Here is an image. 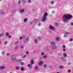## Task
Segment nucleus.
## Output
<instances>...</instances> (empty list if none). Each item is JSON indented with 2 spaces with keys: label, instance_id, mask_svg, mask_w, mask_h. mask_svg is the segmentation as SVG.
<instances>
[{
  "label": "nucleus",
  "instance_id": "1",
  "mask_svg": "<svg viewBox=\"0 0 73 73\" xmlns=\"http://www.w3.org/2000/svg\"><path fill=\"white\" fill-rule=\"evenodd\" d=\"M72 18V16L70 14H66L63 16V21L66 22L68 20H70Z\"/></svg>",
  "mask_w": 73,
  "mask_h": 73
},
{
  "label": "nucleus",
  "instance_id": "2",
  "mask_svg": "<svg viewBox=\"0 0 73 73\" xmlns=\"http://www.w3.org/2000/svg\"><path fill=\"white\" fill-rule=\"evenodd\" d=\"M47 15L48 14H47V13H46L44 14V15H43V17L42 19V21H45Z\"/></svg>",
  "mask_w": 73,
  "mask_h": 73
},
{
  "label": "nucleus",
  "instance_id": "3",
  "mask_svg": "<svg viewBox=\"0 0 73 73\" xmlns=\"http://www.w3.org/2000/svg\"><path fill=\"white\" fill-rule=\"evenodd\" d=\"M11 58L12 60H16V56H15V55L12 56H11Z\"/></svg>",
  "mask_w": 73,
  "mask_h": 73
},
{
  "label": "nucleus",
  "instance_id": "4",
  "mask_svg": "<svg viewBox=\"0 0 73 73\" xmlns=\"http://www.w3.org/2000/svg\"><path fill=\"white\" fill-rule=\"evenodd\" d=\"M49 29H52V30H54V27L51 26H49Z\"/></svg>",
  "mask_w": 73,
  "mask_h": 73
},
{
  "label": "nucleus",
  "instance_id": "5",
  "mask_svg": "<svg viewBox=\"0 0 73 73\" xmlns=\"http://www.w3.org/2000/svg\"><path fill=\"white\" fill-rule=\"evenodd\" d=\"M5 66H1L0 67V69L1 70H2L3 69H5Z\"/></svg>",
  "mask_w": 73,
  "mask_h": 73
},
{
  "label": "nucleus",
  "instance_id": "6",
  "mask_svg": "<svg viewBox=\"0 0 73 73\" xmlns=\"http://www.w3.org/2000/svg\"><path fill=\"white\" fill-rule=\"evenodd\" d=\"M42 64H43V62L42 61H40L38 63V65L39 66H41V65H42Z\"/></svg>",
  "mask_w": 73,
  "mask_h": 73
},
{
  "label": "nucleus",
  "instance_id": "7",
  "mask_svg": "<svg viewBox=\"0 0 73 73\" xmlns=\"http://www.w3.org/2000/svg\"><path fill=\"white\" fill-rule=\"evenodd\" d=\"M31 65H33L34 64V60L33 59H32L31 61Z\"/></svg>",
  "mask_w": 73,
  "mask_h": 73
},
{
  "label": "nucleus",
  "instance_id": "8",
  "mask_svg": "<svg viewBox=\"0 0 73 73\" xmlns=\"http://www.w3.org/2000/svg\"><path fill=\"white\" fill-rule=\"evenodd\" d=\"M61 59H62V61H63V62H66V60H65V58H64L62 57L61 58Z\"/></svg>",
  "mask_w": 73,
  "mask_h": 73
},
{
  "label": "nucleus",
  "instance_id": "9",
  "mask_svg": "<svg viewBox=\"0 0 73 73\" xmlns=\"http://www.w3.org/2000/svg\"><path fill=\"white\" fill-rule=\"evenodd\" d=\"M28 40H29L28 38H27L26 39L25 42V43H27V42L28 41Z\"/></svg>",
  "mask_w": 73,
  "mask_h": 73
},
{
  "label": "nucleus",
  "instance_id": "10",
  "mask_svg": "<svg viewBox=\"0 0 73 73\" xmlns=\"http://www.w3.org/2000/svg\"><path fill=\"white\" fill-rule=\"evenodd\" d=\"M50 44L51 45H55V43L53 42H50Z\"/></svg>",
  "mask_w": 73,
  "mask_h": 73
},
{
  "label": "nucleus",
  "instance_id": "11",
  "mask_svg": "<svg viewBox=\"0 0 73 73\" xmlns=\"http://www.w3.org/2000/svg\"><path fill=\"white\" fill-rule=\"evenodd\" d=\"M52 49H56V46H53L52 47Z\"/></svg>",
  "mask_w": 73,
  "mask_h": 73
},
{
  "label": "nucleus",
  "instance_id": "12",
  "mask_svg": "<svg viewBox=\"0 0 73 73\" xmlns=\"http://www.w3.org/2000/svg\"><path fill=\"white\" fill-rule=\"evenodd\" d=\"M56 41H59L60 40V38L58 37L56 38Z\"/></svg>",
  "mask_w": 73,
  "mask_h": 73
},
{
  "label": "nucleus",
  "instance_id": "13",
  "mask_svg": "<svg viewBox=\"0 0 73 73\" xmlns=\"http://www.w3.org/2000/svg\"><path fill=\"white\" fill-rule=\"evenodd\" d=\"M68 34H69V33H66L64 35V37H66L67 36V35H68Z\"/></svg>",
  "mask_w": 73,
  "mask_h": 73
},
{
  "label": "nucleus",
  "instance_id": "14",
  "mask_svg": "<svg viewBox=\"0 0 73 73\" xmlns=\"http://www.w3.org/2000/svg\"><path fill=\"white\" fill-rule=\"evenodd\" d=\"M21 71H24V68L23 67H21Z\"/></svg>",
  "mask_w": 73,
  "mask_h": 73
},
{
  "label": "nucleus",
  "instance_id": "15",
  "mask_svg": "<svg viewBox=\"0 0 73 73\" xmlns=\"http://www.w3.org/2000/svg\"><path fill=\"white\" fill-rule=\"evenodd\" d=\"M34 41H35V44H37V39H34Z\"/></svg>",
  "mask_w": 73,
  "mask_h": 73
},
{
  "label": "nucleus",
  "instance_id": "16",
  "mask_svg": "<svg viewBox=\"0 0 73 73\" xmlns=\"http://www.w3.org/2000/svg\"><path fill=\"white\" fill-rule=\"evenodd\" d=\"M59 68L60 69H62V68H63V66H60L59 67Z\"/></svg>",
  "mask_w": 73,
  "mask_h": 73
},
{
  "label": "nucleus",
  "instance_id": "17",
  "mask_svg": "<svg viewBox=\"0 0 73 73\" xmlns=\"http://www.w3.org/2000/svg\"><path fill=\"white\" fill-rule=\"evenodd\" d=\"M63 54H64V57H66V54L65 53H64Z\"/></svg>",
  "mask_w": 73,
  "mask_h": 73
},
{
  "label": "nucleus",
  "instance_id": "18",
  "mask_svg": "<svg viewBox=\"0 0 73 73\" xmlns=\"http://www.w3.org/2000/svg\"><path fill=\"white\" fill-rule=\"evenodd\" d=\"M21 59H18L17 61V62H21Z\"/></svg>",
  "mask_w": 73,
  "mask_h": 73
},
{
  "label": "nucleus",
  "instance_id": "19",
  "mask_svg": "<svg viewBox=\"0 0 73 73\" xmlns=\"http://www.w3.org/2000/svg\"><path fill=\"white\" fill-rule=\"evenodd\" d=\"M24 11H25V10L23 9H22L21 10H20L21 12H24Z\"/></svg>",
  "mask_w": 73,
  "mask_h": 73
},
{
  "label": "nucleus",
  "instance_id": "20",
  "mask_svg": "<svg viewBox=\"0 0 73 73\" xmlns=\"http://www.w3.org/2000/svg\"><path fill=\"white\" fill-rule=\"evenodd\" d=\"M47 57V56H46V55H45L43 56V58H46Z\"/></svg>",
  "mask_w": 73,
  "mask_h": 73
},
{
  "label": "nucleus",
  "instance_id": "21",
  "mask_svg": "<svg viewBox=\"0 0 73 73\" xmlns=\"http://www.w3.org/2000/svg\"><path fill=\"white\" fill-rule=\"evenodd\" d=\"M27 21V18H25L24 20V22H26Z\"/></svg>",
  "mask_w": 73,
  "mask_h": 73
},
{
  "label": "nucleus",
  "instance_id": "22",
  "mask_svg": "<svg viewBox=\"0 0 73 73\" xmlns=\"http://www.w3.org/2000/svg\"><path fill=\"white\" fill-rule=\"evenodd\" d=\"M4 35V33H2L1 34H0V37Z\"/></svg>",
  "mask_w": 73,
  "mask_h": 73
},
{
  "label": "nucleus",
  "instance_id": "23",
  "mask_svg": "<svg viewBox=\"0 0 73 73\" xmlns=\"http://www.w3.org/2000/svg\"><path fill=\"white\" fill-rule=\"evenodd\" d=\"M16 70H19V67H16Z\"/></svg>",
  "mask_w": 73,
  "mask_h": 73
},
{
  "label": "nucleus",
  "instance_id": "24",
  "mask_svg": "<svg viewBox=\"0 0 73 73\" xmlns=\"http://www.w3.org/2000/svg\"><path fill=\"white\" fill-rule=\"evenodd\" d=\"M6 35L7 36H9V33H6Z\"/></svg>",
  "mask_w": 73,
  "mask_h": 73
},
{
  "label": "nucleus",
  "instance_id": "25",
  "mask_svg": "<svg viewBox=\"0 0 73 73\" xmlns=\"http://www.w3.org/2000/svg\"><path fill=\"white\" fill-rule=\"evenodd\" d=\"M55 25L56 26H58V23H55Z\"/></svg>",
  "mask_w": 73,
  "mask_h": 73
},
{
  "label": "nucleus",
  "instance_id": "26",
  "mask_svg": "<svg viewBox=\"0 0 73 73\" xmlns=\"http://www.w3.org/2000/svg\"><path fill=\"white\" fill-rule=\"evenodd\" d=\"M7 42H7V41H5L4 42V43L5 44H7Z\"/></svg>",
  "mask_w": 73,
  "mask_h": 73
},
{
  "label": "nucleus",
  "instance_id": "27",
  "mask_svg": "<svg viewBox=\"0 0 73 73\" xmlns=\"http://www.w3.org/2000/svg\"><path fill=\"white\" fill-rule=\"evenodd\" d=\"M21 3V1H19L18 2V3L19 4H20Z\"/></svg>",
  "mask_w": 73,
  "mask_h": 73
},
{
  "label": "nucleus",
  "instance_id": "28",
  "mask_svg": "<svg viewBox=\"0 0 73 73\" xmlns=\"http://www.w3.org/2000/svg\"><path fill=\"white\" fill-rule=\"evenodd\" d=\"M51 4H54V1H51Z\"/></svg>",
  "mask_w": 73,
  "mask_h": 73
},
{
  "label": "nucleus",
  "instance_id": "29",
  "mask_svg": "<svg viewBox=\"0 0 73 73\" xmlns=\"http://www.w3.org/2000/svg\"><path fill=\"white\" fill-rule=\"evenodd\" d=\"M46 64H44V68H46Z\"/></svg>",
  "mask_w": 73,
  "mask_h": 73
},
{
  "label": "nucleus",
  "instance_id": "30",
  "mask_svg": "<svg viewBox=\"0 0 73 73\" xmlns=\"http://www.w3.org/2000/svg\"><path fill=\"white\" fill-rule=\"evenodd\" d=\"M28 2L30 3H31V0H28Z\"/></svg>",
  "mask_w": 73,
  "mask_h": 73
},
{
  "label": "nucleus",
  "instance_id": "31",
  "mask_svg": "<svg viewBox=\"0 0 73 73\" xmlns=\"http://www.w3.org/2000/svg\"><path fill=\"white\" fill-rule=\"evenodd\" d=\"M38 21V19H35L34 20V21L36 22V21Z\"/></svg>",
  "mask_w": 73,
  "mask_h": 73
},
{
  "label": "nucleus",
  "instance_id": "32",
  "mask_svg": "<svg viewBox=\"0 0 73 73\" xmlns=\"http://www.w3.org/2000/svg\"><path fill=\"white\" fill-rule=\"evenodd\" d=\"M4 13V11H3L1 13V15H3Z\"/></svg>",
  "mask_w": 73,
  "mask_h": 73
},
{
  "label": "nucleus",
  "instance_id": "33",
  "mask_svg": "<svg viewBox=\"0 0 73 73\" xmlns=\"http://www.w3.org/2000/svg\"><path fill=\"white\" fill-rule=\"evenodd\" d=\"M21 65H23L24 64V62H21Z\"/></svg>",
  "mask_w": 73,
  "mask_h": 73
},
{
  "label": "nucleus",
  "instance_id": "34",
  "mask_svg": "<svg viewBox=\"0 0 73 73\" xmlns=\"http://www.w3.org/2000/svg\"><path fill=\"white\" fill-rule=\"evenodd\" d=\"M73 41V39L72 38H71L70 39V41Z\"/></svg>",
  "mask_w": 73,
  "mask_h": 73
},
{
  "label": "nucleus",
  "instance_id": "35",
  "mask_svg": "<svg viewBox=\"0 0 73 73\" xmlns=\"http://www.w3.org/2000/svg\"><path fill=\"white\" fill-rule=\"evenodd\" d=\"M62 47L63 48H65V45H63L62 46Z\"/></svg>",
  "mask_w": 73,
  "mask_h": 73
},
{
  "label": "nucleus",
  "instance_id": "36",
  "mask_svg": "<svg viewBox=\"0 0 73 73\" xmlns=\"http://www.w3.org/2000/svg\"><path fill=\"white\" fill-rule=\"evenodd\" d=\"M68 72H69V73H70V72H71V70H68Z\"/></svg>",
  "mask_w": 73,
  "mask_h": 73
},
{
  "label": "nucleus",
  "instance_id": "37",
  "mask_svg": "<svg viewBox=\"0 0 73 73\" xmlns=\"http://www.w3.org/2000/svg\"><path fill=\"white\" fill-rule=\"evenodd\" d=\"M24 48V46H21V48Z\"/></svg>",
  "mask_w": 73,
  "mask_h": 73
},
{
  "label": "nucleus",
  "instance_id": "38",
  "mask_svg": "<svg viewBox=\"0 0 73 73\" xmlns=\"http://www.w3.org/2000/svg\"><path fill=\"white\" fill-rule=\"evenodd\" d=\"M9 55H10V54L9 53H7V56H9Z\"/></svg>",
  "mask_w": 73,
  "mask_h": 73
},
{
  "label": "nucleus",
  "instance_id": "39",
  "mask_svg": "<svg viewBox=\"0 0 73 73\" xmlns=\"http://www.w3.org/2000/svg\"><path fill=\"white\" fill-rule=\"evenodd\" d=\"M4 53H5V52H4L3 51L2 52V54H4Z\"/></svg>",
  "mask_w": 73,
  "mask_h": 73
},
{
  "label": "nucleus",
  "instance_id": "40",
  "mask_svg": "<svg viewBox=\"0 0 73 73\" xmlns=\"http://www.w3.org/2000/svg\"><path fill=\"white\" fill-rule=\"evenodd\" d=\"M40 25H41V24L40 23H38V26H40Z\"/></svg>",
  "mask_w": 73,
  "mask_h": 73
},
{
  "label": "nucleus",
  "instance_id": "41",
  "mask_svg": "<svg viewBox=\"0 0 73 73\" xmlns=\"http://www.w3.org/2000/svg\"><path fill=\"white\" fill-rule=\"evenodd\" d=\"M41 38V37H38V39L39 40H40Z\"/></svg>",
  "mask_w": 73,
  "mask_h": 73
},
{
  "label": "nucleus",
  "instance_id": "42",
  "mask_svg": "<svg viewBox=\"0 0 73 73\" xmlns=\"http://www.w3.org/2000/svg\"><path fill=\"white\" fill-rule=\"evenodd\" d=\"M41 55H44V52H42L41 54Z\"/></svg>",
  "mask_w": 73,
  "mask_h": 73
},
{
  "label": "nucleus",
  "instance_id": "43",
  "mask_svg": "<svg viewBox=\"0 0 73 73\" xmlns=\"http://www.w3.org/2000/svg\"><path fill=\"white\" fill-rule=\"evenodd\" d=\"M70 64H71V63H70V62H69L68 63V65H70Z\"/></svg>",
  "mask_w": 73,
  "mask_h": 73
},
{
  "label": "nucleus",
  "instance_id": "44",
  "mask_svg": "<svg viewBox=\"0 0 73 73\" xmlns=\"http://www.w3.org/2000/svg\"><path fill=\"white\" fill-rule=\"evenodd\" d=\"M28 67H30V66H31V65H30V64H28Z\"/></svg>",
  "mask_w": 73,
  "mask_h": 73
},
{
  "label": "nucleus",
  "instance_id": "45",
  "mask_svg": "<svg viewBox=\"0 0 73 73\" xmlns=\"http://www.w3.org/2000/svg\"><path fill=\"white\" fill-rule=\"evenodd\" d=\"M18 44V41L16 42V43H15V44Z\"/></svg>",
  "mask_w": 73,
  "mask_h": 73
},
{
  "label": "nucleus",
  "instance_id": "46",
  "mask_svg": "<svg viewBox=\"0 0 73 73\" xmlns=\"http://www.w3.org/2000/svg\"><path fill=\"white\" fill-rule=\"evenodd\" d=\"M71 25H73V23H71Z\"/></svg>",
  "mask_w": 73,
  "mask_h": 73
},
{
  "label": "nucleus",
  "instance_id": "47",
  "mask_svg": "<svg viewBox=\"0 0 73 73\" xmlns=\"http://www.w3.org/2000/svg\"><path fill=\"white\" fill-rule=\"evenodd\" d=\"M63 51H65V50H65V49H63Z\"/></svg>",
  "mask_w": 73,
  "mask_h": 73
},
{
  "label": "nucleus",
  "instance_id": "48",
  "mask_svg": "<svg viewBox=\"0 0 73 73\" xmlns=\"http://www.w3.org/2000/svg\"><path fill=\"white\" fill-rule=\"evenodd\" d=\"M17 46H16L15 48V49H17Z\"/></svg>",
  "mask_w": 73,
  "mask_h": 73
},
{
  "label": "nucleus",
  "instance_id": "49",
  "mask_svg": "<svg viewBox=\"0 0 73 73\" xmlns=\"http://www.w3.org/2000/svg\"><path fill=\"white\" fill-rule=\"evenodd\" d=\"M35 69H37V66H36L35 68Z\"/></svg>",
  "mask_w": 73,
  "mask_h": 73
},
{
  "label": "nucleus",
  "instance_id": "50",
  "mask_svg": "<svg viewBox=\"0 0 73 73\" xmlns=\"http://www.w3.org/2000/svg\"><path fill=\"white\" fill-rule=\"evenodd\" d=\"M9 38H11V36L10 35L9 36Z\"/></svg>",
  "mask_w": 73,
  "mask_h": 73
},
{
  "label": "nucleus",
  "instance_id": "51",
  "mask_svg": "<svg viewBox=\"0 0 73 73\" xmlns=\"http://www.w3.org/2000/svg\"><path fill=\"white\" fill-rule=\"evenodd\" d=\"M19 39H20V40H21V39H22V37H20L19 38Z\"/></svg>",
  "mask_w": 73,
  "mask_h": 73
},
{
  "label": "nucleus",
  "instance_id": "52",
  "mask_svg": "<svg viewBox=\"0 0 73 73\" xmlns=\"http://www.w3.org/2000/svg\"><path fill=\"white\" fill-rule=\"evenodd\" d=\"M58 56H61V54L60 53L58 54Z\"/></svg>",
  "mask_w": 73,
  "mask_h": 73
},
{
  "label": "nucleus",
  "instance_id": "53",
  "mask_svg": "<svg viewBox=\"0 0 73 73\" xmlns=\"http://www.w3.org/2000/svg\"><path fill=\"white\" fill-rule=\"evenodd\" d=\"M26 55H24L23 57V58H25V57Z\"/></svg>",
  "mask_w": 73,
  "mask_h": 73
},
{
  "label": "nucleus",
  "instance_id": "54",
  "mask_svg": "<svg viewBox=\"0 0 73 73\" xmlns=\"http://www.w3.org/2000/svg\"><path fill=\"white\" fill-rule=\"evenodd\" d=\"M54 13V11H53L52 12V13Z\"/></svg>",
  "mask_w": 73,
  "mask_h": 73
},
{
  "label": "nucleus",
  "instance_id": "55",
  "mask_svg": "<svg viewBox=\"0 0 73 73\" xmlns=\"http://www.w3.org/2000/svg\"><path fill=\"white\" fill-rule=\"evenodd\" d=\"M28 53H29L28 52H26L27 54H28Z\"/></svg>",
  "mask_w": 73,
  "mask_h": 73
},
{
  "label": "nucleus",
  "instance_id": "56",
  "mask_svg": "<svg viewBox=\"0 0 73 73\" xmlns=\"http://www.w3.org/2000/svg\"><path fill=\"white\" fill-rule=\"evenodd\" d=\"M14 12H15V11H12L13 13H14Z\"/></svg>",
  "mask_w": 73,
  "mask_h": 73
},
{
  "label": "nucleus",
  "instance_id": "57",
  "mask_svg": "<svg viewBox=\"0 0 73 73\" xmlns=\"http://www.w3.org/2000/svg\"><path fill=\"white\" fill-rule=\"evenodd\" d=\"M0 43H1V41H0Z\"/></svg>",
  "mask_w": 73,
  "mask_h": 73
},
{
  "label": "nucleus",
  "instance_id": "58",
  "mask_svg": "<svg viewBox=\"0 0 73 73\" xmlns=\"http://www.w3.org/2000/svg\"><path fill=\"white\" fill-rule=\"evenodd\" d=\"M46 50H47V51H48V50H46Z\"/></svg>",
  "mask_w": 73,
  "mask_h": 73
},
{
  "label": "nucleus",
  "instance_id": "59",
  "mask_svg": "<svg viewBox=\"0 0 73 73\" xmlns=\"http://www.w3.org/2000/svg\"><path fill=\"white\" fill-rule=\"evenodd\" d=\"M10 73H12V72H10Z\"/></svg>",
  "mask_w": 73,
  "mask_h": 73
},
{
  "label": "nucleus",
  "instance_id": "60",
  "mask_svg": "<svg viewBox=\"0 0 73 73\" xmlns=\"http://www.w3.org/2000/svg\"><path fill=\"white\" fill-rule=\"evenodd\" d=\"M1 0H0V1H1Z\"/></svg>",
  "mask_w": 73,
  "mask_h": 73
}]
</instances>
